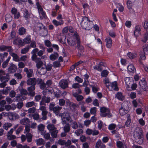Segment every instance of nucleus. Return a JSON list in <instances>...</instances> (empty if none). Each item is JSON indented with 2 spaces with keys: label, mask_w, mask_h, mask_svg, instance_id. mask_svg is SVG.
<instances>
[{
  "label": "nucleus",
  "mask_w": 148,
  "mask_h": 148,
  "mask_svg": "<svg viewBox=\"0 0 148 148\" xmlns=\"http://www.w3.org/2000/svg\"><path fill=\"white\" fill-rule=\"evenodd\" d=\"M60 64L58 61H55L53 63V66L54 68L59 67L60 66Z\"/></svg>",
  "instance_id": "62"
},
{
  "label": "nucleus",
  "mask_w": 148,
  "mask_h": 148,
  "mask_svg": "<svg viewBox=\"0 0 148 148\" xmlns=\"http://www.w3.org/2000/svg\"><path fill=\"white\" fill-rule=\"evenodd\" d=\"M127 56L130 58L132 59L136 57L137 56V55L136 53L134 54L133 53L130 52L127 53Z\"/></svg>",
  "instance_id": "43"
},
{
  "label": "nucleus",
  "mask_w": 148,
  "mask_h": 148,
  "mask_svg": "<svg viewBox=\"0 0 148 148\" xmlns=\"http://www.w3.org/2000/svg\"><path fill=\"white\" fill-rule=\"evenodd\" d=\"M35 62L36 63V66L38 69L40 68L43 66V64L44 65V64L41 61V59L40 58H37Z\"/></svg>",
  "instance_id": "20"
},
{
  "label": "nucleus",
  "mask_w": 148,
  "mask_h": 148,
  "mask_svg": "<svg viewBox=\"0 0 148 148\" xmlns=\"http://www.w3.org/2000/svg\"><path fill=\"white\" fill-rule=\"evenodd\" d=\"M116 145L118 148H126V144L124 141H117L116 142Z\"/></svg>",
  "instance_id": "16"
},
{
  "label": "nucleus",
  "mask_w": 148,
  "mask_h": 148,
  "mask_svg": "<svg viewBox=\"0 0 148 148\" xmlns=\"http://www.w3.org/2000/svg\"><path fill=\"white\" fill-rule=\"evenodd\" d=\"M58 56V54L57 52L55 53L51 54L49 56V58L50 60L54 61L57 58Z\"/></svg>",
  "instance_id": "27"
},
{
  "label": "nucleus",
  "mask_w": 148,
  "mask_h": 148,
  "mask_svg": "<svg viewBox=\"0 0 148 148\" xmlns=\"http://www.w3.org/2000/svg\"><path fill=\"white\" fill-rule=\"evenodd\" d=\"M82 86H80L78 83L75 84V88H77V92L79 93H82L81 90L79 88V87Z\"/></svg>",
  "instance_id": "51"
},
{
  "label": "nucleus",
  "mask_w": 148,
  "mask_h": 148,
  "mask_svg": "<svg viewBox=\"0 0 148 148\" xmlns=\"http://www.w3.org/2000/svg\"><path fill=\"white\" fill-rule=\"evenodd\" d=\"M47 128L50 131H53L56 129L53 125L49 124L47 126Z\"/></svg>",
  "instance_id": "42"
},
{
  "label": "nucleus",
  "mask_w": 148,
  "mask_h": 148,
  "mask_svg": "<svg viewBox=\"0 0 148 148\" xmlns=\"http://www.w3.org/2000/svg\"><path fill=\"white\" fill-rule=\"evenodd\" d=\"M26 137L27 141L28 143L31 142L32 140L33 135L30 133H26Z\"/></svg>",
  "instance_id": "29"
},
{
  "label": "nucleus",
  "mask_w": 148,
  "mask_h": 148,
  "mask_svg": "<svg viewBox=\"0 0 148 148\" xmlns=\"http://www.w3.org/2000/svg\"><path fill=\"white\" fill-rule=\"evenodd\" d=\"M79 22L82 28L87 30L91 29L94 25L92 21L86 16L82 17Z\"/></svg>",
  "instance_id": "2"
},
{
  "label": "nucleus",
  "mask_w": 148,
  "mask_h": 148,
  "mask_svg": "<svg viewBox=\"0 0 148 148\" xmlns=\"http://www.w3.org/2000/svg\"><path fill=\"white\" fill-rule=\"evenodd\" d=\"M97 108L95 107L92 108L90 109V113L91 114L95 115L97 111Z\"/></svg>",
  "instance_id": "50"
},
{
  "label": "nucleus",
  "mask_w": 148,
  "mask_h": 148,
  "mask_svg": "<svg viewBox=\"0 0 148 148\" xmlns=\"http://www.w3.org/2000/svg\"><path fill=\"white\" fill-rule=\"evenodd\" d=\"M132 77H126L125 79V83L126 87L128 90H130V85L132 82Z\"/></svg>",
  "instance_id": "9"
},
{
  "label": "nucleus",
  "mask_w": 148,
  "mask_h": 148,
  "mask_svg": "<svg viewBox=\"0 0 148 148\" xmlns=\"http://www.w3.org/2000/svg\"><path fill=\"white\" fill-rule=\"evenodd\" d=\"M74 36L73 35L69 37L67 39V42L71 46H73L74 45Z\"/></svg>",
  "instance_id": "23"
},
{
  "label": "nucleus",
  "mask_w": 148,
  "mask_h": 148,
  "mask_svg": "<svg viewBox=\"0 0 148 148\" xmlns=\"http://www.w3.org/2000/svg\"><path fill=\"white\" fill-rule=\"evenodd\" d=\"M10 54L13 57V60L14 61L16 62L20 61V58L16 54L14 53H10Z\"/></svg>",
  "instance_id": "22"
},
{
  "label": "nucleus",
  "mask_w": 148,
  "mask_h": 148,
  "mask_svg": "<svg viewBox=\"0 0 148 148\" xmlns=\"http://www.w3.org/2000/svg\"><path fill=\"white\" fill-rule=\"evenodd\" d=\"M10 90V87H7L5 89H3L1 91V93L5 95H7Z\"/></svg>",
  "instance_id": "45"
},
{
  "label": "nucleus",
  "mask_w": 148,
  "mask_h": 148,
  "mask_svg": "<svg viewBox=\"0 0 148 148\" xmlns=\"http://www.w3.org/2000/svg\"><path fill=\"white\" fill-rule=\"evenodd\" d=\"M47 113H48V112L47 111L42 112L41 114L42 116V120H45L47 119Z\"/></svg>",
  "instance_id": "46"
},
{
  "label": "nucleus",
  "mask_w": 148,
  "mask_h": 148,
  "mask_svg": "<svg viewBox=\"0 0 148 148\" xmlns=\"http://www.w3.org/2000/svg\"><path fill=\"white\" fill-rule=\"evenodd\" d=\"M95 147V148H105L106 146L102 142L101 140L99 139L96 142Z\"/></svg>",
  "instance_id": "17"
},
{
  "label": "nucleus",
  "mask_w": 148,
  "mask_h": 148,
  "mask_svg": "<svg viewBox=\"0 0 148 148\" xmlns=\"http://www.w3.org/2000/svg\"><path fill=\"white\" fill-rule=\"evenodd\" d=\"M23 16L26 19H27L28 17L29 16V15L28 14V12L27 10H25L24 11Z\"/></svg>",
  "instance_id": "54"
},
{
  "label": "nucleus",
  "mask_w": 148,
  "mask_h": 148,
  "mask_svg": "<svg viewBox=\"0 0 148 148\" xmlns=\"http://www.w3.org/2000/svg\"><path fill=\"white\" fill-rule=\"evenodd\" d=\"M0 79L2 82H6L8 80V74H5L4 72L0 70Z\"/></svg>",
  "instance_id": "6"
},
{
  "label": "nucleus",
  "mask_w": 148,
  "mask_h": 148,
  "mask_svg": "<svg viewBox=\"0 0 148 148\" xmlns=\"http://www.w3.org/2000/svg\"><path fill=\"white\" fill-rule=\"evenodd\" d=\"M128 112L127 110L122 107L119 110V113L121 115H124L125 114L127 113Z\"/></svg>",
  "instance_id": "31"
},
{
  "label": "nucleus",
  "mask_w": 148,
  "mask_h": 148,
  "mask_svg": "<svg viewBox=\"0 0 148 148\" xmlns=\"http://www.w3.org/2000/svg\"><path fill=\"white\" fill-rule=\"evenodd\" d=\"M116 97L118 99L120 100H123L124 98L122 93L120 92H118L117 93Z\"/></svg>",
  "instance_id": "41"
},
{
  "label": "nucleus",
  "mask_w": 148,
  "mask_h": 148,
  "mask_svg": "<svg viewBox=\"0 0 148 148\" xmlns=\"http://www.w3.org/2000/svg\"><path fill=\"white\" fill-rule=\"evenodd\" d=\"M148 40V29L146 31V32L144 35V38L142 40V41L144 42H146Z\"/></svg>",
  "instance_id": "37"
},
{
  "label": "nucleus",
  "mask_w": 148,
  "mask_h": 148,
  "mask_svg": "<svg viewBox=\"0 0 148 148\" xmlns=\"http://www.w3.org/2000/svg\"><path fill=\"white\" fill-rule=\"evenodd\" d=\"M43 133V134H41L44 136L45 138L47 140L49 139L50 137V134L49 133H46V131H45Z\"/></svg>",
  "instance_id": "55"
},
{
  "label": "nucleus",
  "mask_w": 148,
  "mask_h": 148,
  "mask_svg": "<svg viewBox=\"0 0 148 148\" xmlns=\"http://www.w3.org/2000/svg\"><path fill=\"white\" fill-rule=\"evenodd\" d=\"M31 38L29 36H27L23 40L24 43L26 44L29 43L31 42Z\"/></svg>",
  "instance_id": "49"
},
{
  "label": "nucleus",
  "mask_w": 148,
  "mask_h": 148,
  "mask_svg": "<svg viewBox=\"0 0 148 148\" xmlns=\"http://www.w3.org/2000/svg\"><path fill=\"white\" fill-rule=\"evenodd\" d=\"M116 125L114 123H112L108 126V129L110 130H114L116 127Z\"/></svg>",
  "instance_id": "59"
},
{
  "label": "nucleus",
  "mask_w": 148,
  "mask_h": 148,
  "mask_svg": "<svg viewBox=\"0 0 148 148\" xmlns=\"http://www.w3.org/2000/svg\"><path fill=\"white\" fill-rule=\"evenodd\" d=\"M110 86L112 88L111 89V90H114L116 91L118 90V89L117 87V84L116 81H114L111 83Z\"/></svg>",
  "instance_id": "25"
},
{
  "label": "nucleus",
  "mask_w": 148,
  "mask_h": 148,
  "mask_svg": "<svg viewBox=\"0 0 148 148\" xmlns=\"http://www.w3.org/2000/svg\"><path fill=\"white\" fill-rule=\"evenodd\" d=\"M143 50L144 51L143 53L146 54H148V45H145L143 46Z\"/></svg>",
  "instance_id": "58"
},
{
  "label": "nucleus",
  "mask_w": 148,
  "mask_h": 148,
  "mask_svg": "<svg viewBox=\"0 0 148 148\" xmlns=\"http://www.w3.org/2000/svg\"><path fill=\"white\" fill-rule=\"evenodd\" d=\"M29 122V119L27 118H24L20 121V123L24 125H25Z\"/></svg>",
  "instance_id": "26"
},
{
  "label": "nucleus",
  "mask_w": 148,
  "mask_h": 148,
  "mask_svg": "<svg viewBox=\"0 0 148 148\" xmlns=\"http://www.w3.org/2000/svg\"><path fill=\"white\" fill-rule=\"evenodd\" d=\"M76 41L78 45H79L80 42V38L79 36L77 33H75V40Z\"/></svg>",
  "instance_id": "34"
},
{
  "label": "nucleus",
  "mask_w": 148,
  "mask_h": 148,
  "mask_svg": "<svg viewBox=\"0 0 148 148\" xmlns=\"http://www.w3.org/2000/svg\"><path fill=\"white\" fill-rule=\"evenodd\" d=\"M7 137L8 139L9 140H12L16 138V136L12 134L7 135Z\"/></svg>",
  "instance_id": "53"
},
{
  "label": "nucleus",
  "mask_w": 148,
  "mask_h": 148,
  "mask_svg": "<svg viewBox=\"0 0 148 148\" xmlns=\"http://www.w3.org/2000/svg\"><path fill=\"white\" fill-rule=\"evenodd\" d=\"M142 130L141 129L138 127L136 128L134 132L133 136L136 140L141 139L143 135Z\"/></svg>",
  "instance_id": "5"
},
{
  "label": "nucleus",
  "mask_w": 148,
  "mask_h": 148,
  "mask_svg": "<svg viewBox=\"0 0 148 148\" xmlns=\"http://www.w3.org/2000/svg\"><path fill=\"white\" fill-rule=\"evenodd\" d=\"M5 20L7 22H9L12 20V17L9 14H6L5 17Z\"/></svg>",
  "instance_id": "38"
},
{
  "label": "nucleus",
  "mask_w": 148,
  "mask_h": 148,
  "mask_svg": "<svg viewBox=\"0 0 148 148\" xmlns=\"http://www.w3.org/2000/svg\"><path fill=\"white\" fill-rule=\"evenodd\" d=\"M64 130L65 132H68L70 130L69 125V124H66L64 127Z\"/></svg>",
  "instance_id": "57"
},
{
  "label": "nucleus",
  "mask_w": 148,
  "mask_h": 148,
  "mask_svg": "<svg viewBox=\"0 0 148 148\" xmlns=\"http://www.w3.org/2000/svg\"><path fill=\"white\" fill-rule=\"evenodd\" d=\"M60 87L62 89H64L68 87V82L66 80H62L59 83Z\"/></svg>",
  "instance_id": "12"
},
{
  "label": "nucleus",
  "mask_w": 148,
  "mask_h": 148,
  "mask_svg": "<svg viewBox=\"0 0 148 148\" xmlns=\"http://www.w3.org/2000/svg\"><path fill=\"white\" fill-rule=\"evenodd\" d=\"M52 23L56 26L62 25L64 23L63 21L62 20L60 21H58L54 19L52 21Z\"/></svg>",
  "instance_id": "30"
},
{
  "label": "nucleus",
  "mask_w": 148,
  "mask_h": 148,
  "mask_svg": "<svg viewBox=\"0 0 148 148\" xmlns=\"http://www.w3.org/2000/svg\"><path fill=\"white\" fill-rule=\"evenodd\" d=\"M8 116L10 120H14L18 119L19 116L18 114L15 113L9 112Z\"/></svg>",
  "instance_id": "10"
},
{
  "label": "nucleus",
  "mask_w": 148,
  "mask_h": 148,
  "mask_svg": "<svg viewBox=\"0 0 148 148\" xmlns=\"http://www.w3.org/2000/svg\"><path fill=\"white\" fill-rule=\"evenodd\" d=\"M35 103L34 101L28 102L26 103L25 106L27 108H29L34 106Z\"/></svg>",
  "instance_id": "44"
},
{
  "label": "nucleus",
  "mask_w": 148,
  "mask_h": 148,
  "mask_svg": "<svg viewBox=\"0 0 148 148\" xmlns=\"http://www.w3.org/2000/svg\"><path fill=\"white\" fill-rule=\"evenodd\" d=\"M24 71L26 73L27 76L28 78L32 77L33 75V70L32 69H28L27 68H25Z\"/></svg>",
  "instance_id": "15"
},
{
  "label": "nucleus",
  "mask_w": 148,
  "mask_h": 148,
  "mask_svg": "<svg viewBox=\"0 0 148 148\" xmlns=\"http://www.w3.org/2000/svg\"><path fill=\"white\" fill-rule=\"evenodd\" d=\"M45 126L42 124H40L38 126V130L41 132V134H43V133L45 131L44 130Z\"/></svg>",
  "instance_id": "33"
},
{
  "label": "nucleus",
  "mask_w": 148,
  "mask_h": 148,
  "mask_svg": "<svg viewBox=\"0 0 148 148\" xmlns=\"http://www.w3.org/2000/svg\"><path fill=\"white\" fill-rule=\"evenodd\" d=\"M40 24V25L38 27L39 28V30H40L42 29H43L44 32L43 36H47L48 34V32L47 29L42 23Z\"/></svg>",
  "instance_id": "21"
},
{
  "label": "nucleus",
  "mask_w": 148,
  "mask_h": 148,
  "mask_svg": "<svg viewBox=\"0 0 148 148\" xmlns=\"http://www.w3.org/2000/svg\"><path fill=\"white\" fill-rule=\"evenodd\" d=\"M23 130V127L22 126H20L16 130V134H18Z\"/></svg>",
  "instance_id": "63"
},
{
  "label": "nucleus",
  "mask_w": 148,
  "mask_h": 148,
  "mask_svg": "<svg viewBox=\"0 0 148 148\" xmlns=\"http://www.w3.org/2000/svg\"><path fill=\"white\" fill-rule=\"evenodd\" d=\"M27 84L28 85L35 86L36 84V79L35 78H30L27 82Z\"/></svg>",
  "instance_id": "18"
},
{
  "label": "nucleus",
  "mask_w": 148,
  "mask_h": 148,
  "mask_svg": "<svg viewBox=\"0 0 148 148\" xmlns=\"http://www.w3.org/2000/svg\"><path fill=\"white\" fill-rule=\"evenodd\" d=\"M106 46L108 48H110L112 46V42L111 38L109 37H107L105 39Z\"/></svg>",
  "instance_id": "14"
},
{
  "label": "nucleus",
  "mask_w": 148,
  "mask_h": 148,
  "mask_svg": "<svg viewBox=\"0 0 148 148\" xmlns=\"http://www.w3.org/2000/svg\"><path fill=\"white\" fill-rule=\"evenodd\" d=\"M108 72L107 70H104L101 73V76L102 77H106L108 75Z\"/></svg>",
  "instance_id": "52"
},
{
  "label": "nucleus",
  "mask_w": 148,
  "mask_h": 148,
  "mask_svg": "<svg viewBox=\"0 0 148 148\" xmlns=\"http://www.w3.org/2000/svg\"><path fill=\"white\" fill-rule=\"evenodd\" d=\"M24 98H23L22 96L19 95L18 96L15 97V98H14L13 99L14 101H20L21 100H22V98L23 99V100H24L26 99V97H24Z\"/></svg>",
  "instance_id": "35"
},
{
  "label": "nucleus",
  "mask_w": 148,
  "mask_h": 148,
  "mask_svg": "<svg viewBox=\"0 0 148 148\" xmlns=\"http://www.w3.org/2000/svg\"><path fill=\"white\" fill-rule=\"evenodd\" d=\"M11 12L14 15V18L15 19H18L20 16V13L17 11V9L14 7L12 8Z\"/></svg>",
  "instance_id": "8"
},
{
  "label": "nucleus",
  "mask_w": 148,
  "mask_h": 148,
  "mask_svg": "<svg viewBox=\"0 0 148 148\" xmlns=\"http://www.w3.org/2000/svg\"><path fill=\"white\" fill-rule=\"evenodd\" d=\"M33 119L35 120H38L39 117V115L38 113H36L32 115Z\"/></svg>",
  "instance_id": "64"
},
{
  "label": "nucleus",
  "mask_w": 148,
  "mask_h": 148,
  "mask_svg": "<svg viewBox=\"0 0 148 148\" xmlns=\"http://www.w3.org/2000/svg\"><path fill=\"white\" fill-rule=\"evenodd\" d=\"M103 82L104 84L106 85V86L108 88H109L111 84V83L110 82L108 78H105L103 80Z\"/></svg>",
  "instance_id": "28"
},
{
  "label": "nucleus",
  "mask_w": 148,
  "mask_h": 148,
  "mask_svg": "<svg viewBox=\"0 0 148 148\" xmlns=\"http://www.w3.org/2000/svg\"><path fill=\"white\" fill-rule=\"evenodd\" d=\"M18 33L20 35L25 34L26 32V29L23 27H20L18 29Z\"/></svg>",
  "instance_id": "36"
},
{
  "label": "nucleus",
  "mask_w": 148,
  "mask_h": 148,
  "mask_svg": "<svg viewBox=\"0 0 148 148\" xmlns=\"http://www.w3.org/2000/svg\"><path fill=\"white\" fill-rule=\"evenodd\" d=\"M17 69V66L12 63L8 69V72L10 73H14L16 71Z\"/></svg>",
  "instance_id": "11"
},
{
  "label": "nucleus",
  "mask_w": 148,
  "mask_h": 148,
  "mask_svg": "<svg viewBox=\"0 0 148 148\" xmlns=\"http://www.w3.org/2000/svg\"><path fill=\"white\" fill-rule=\"evenodd\" d=\"M127 4L128 8L129 9H132V7L133 6V3L131 1L128 0L127 1Z\"/></svg>",
  "instance_id": "48"
},
{
  "label": "nucleus",
  "mask_w": 148,
  "mask_h": 148,
  "mask_svg": "<svg viewBox=\"0 0 148 148\" xmlns=\"http://www.w3.org/2000/svg\"><path fill=\"white\" fill-rule=\"evenodd\" d=\"M62 108L61 107L57 106L55 107L53 111L56 114V115L61 117L62 124H66L67 121L69 123H71L72 120L68 113H61L59 112V111Z\"/></svg>",
  "instance_id": "1"
},
{
  "label": "nucleus",
  "mask_w": 148,
  "mask_h": 148,
  "mask_svg": "<svg viewBox=\"0 0 148 148\" xmlns=\"http://www.w3.org/2000/svg\"><path fill=\"white\" fill-rule=\"evenodd\" d=\"M58 132V131L56 129L52 131L51 132V135L53 138H56L57 136V134Z\"/></svg>",
  "instance_id": "47"
},
{
  "label": "nucleus",
  "mask_w": 148,
  "mask_h": 148,
  "mask_svg": "<svg viewBox=\"0 0 148 148\" xmlns=\"http://www.w3.org/2000/svg\"><path fill=\"white\" fill-rule=\"evenodd\" d=\"M100 116L102 117L108 116L110 117L112 116V114L110 113V110L108 108L105 107H101L100 108Z\"/></svg>",
  "instance_id": "4"
},
{
  "label": "nucleus",
  "mask_w": 148,
  "mask_h": 148,
  "mask_svg": "<svg viewBox=\"0 0 148 148\" xmlns=\"http://www.w3.org/2000/svg\"><path fill=\"white\" fill-rule=\"evenodd\" d=\"M29 47H26L22 49L21 51V53L22 54H24L28 51Z\"/></svg>",
  "instance_id": "56"
},
{
  "label": "nucleus",
  "mask_w": 148,
  "mask_h": 148,
  "mask_svg": "<svg viewBox=\"0 0 148 148\" xmlns=\"http://www.w3.org/2000/svg\"><path fill=\"white\" fill-rule=\"evenodd\" d=\"M127 71L128 72L134 73L136 72V69L133 64H130L127 66Z\"/></svg>",
  "instance_id": "19"
},
{
  "label": "nucleus",
  "mask_w": 148,
  "mask_h": 148,
  "mask_svg": "<svg viewBox=\"0 0 148 148\" xmlns=\"http://www.w3.org/2000/svg\"><path fill=\"white\" fill-rule=\"evenodd\" d=\"M91 123V120H86L84 121V125L86 127H88L90 124Z\"/></svg>",
  "instance_id": "61"
},
{
  "label": "nucleus",
  "mask_w": 148,
  "mask_h": 148,
  "mask_svg": "<svg viewBox=\"0 0 148 148\" xmlns=\"http://www.w3.org/2000/svg\"><path fill=\"white\" fill-rule=\"evenodd\" d=\"M12 124L9 123H5L3 125V128L6 130H7L9 128L11 127Z\"/></svg>",
  "instance_id": "39"
},
{
  "label": "nucleus",
  "mask_w": 148,
  "mask_h": 148,
  "mask_svg": "<svg viewBox=\"0 0 148 148\" xmlns=\"http://www.w3.org/2000/svg\"><path fill=\"white\" fill-rule=\"evenodd\" d=\"M82 133L83 130L82 129L77 130L75 132V133L77 136H79L82 135Z\"/></svg>",
  "instance_id": "60"
},
{
  "label": "nucleus",
  "mask_w": 148,
  "mask_h": 148,
  "mask_svg": "<svg viewBox=\"0 0 148 148\" xmlns=\"http://www.w3.org/2000/svg\"><path fill=\"white\" fill-rule=\"evenodd\" d=\"M36 6L39 15L40 19L41 20L43 18L46 19L47 18V16L46 13L45 11H44L42 7L38 2L36 3Z\"/></svg>",
  "instance_id": "3"
},
{
  "label": "nucleus",
  "mask_w": 148,
  "mask_h": 148,
  "mask_svg": "<svg viewBox=\"0 0 148 148\" xmlns=\"http://www.w3.org/2000/svg\"><path fill=\"white\" fill-rule=\"evenodd\" d=\"M35 89V86L32 85L27 88V90L29 92V94L31 96H34L35 94V92L34 91Z\"/></svg>",
  "instance_id": "13"
},
{
  "label": "nucleus",
  "mask_w": 148,
  "mask_h": 148,
  "mask_svg": "<svg viewBox=\"0 0 148 148\" xmlns=\"http://www.w3.org/2000/svg\"><path fill=\"white\" fill-rule=\"evenodd\" d=\"M140 88L142 90H146L148 88L147 82L144 78H142L139 83Z\"/></svg>",
  "instance_id": "7"
},
{
  "label": "nucleus",
  "mask_w": 148,
  "mask_h": 148,
  "mask_svg": "<svg viewBox=\"0 0 148 148\" xmlns=\"http://www.w3.org/2000/svg\"><path fill=\"white\" fill-rule=\"evenodd\" d=\"M36 144L37 145H41L44 144L45 142L42 138H39L36 140Z\"/></svg>",
  "instance_id": "40"
},
{
  "label": "nucleus",
  "mask_w": 148,
  "mask_h": 148,
  "mask_svg": "<svg viewBox=\"0 0 148 148\" xmlns=\"http://www.w3.org/2000/svg\"><path fill=\"white\" fill-rule=\"evenodd\" d=\"M103 65V63L102 62H100L99 64L94 66L93 68L99 71H101L102 70V68L101 67V66Z\"/></svg>",
  "instance_id": "32"
},
{
  "label": "nucleus",
  "mask_w": 148,
  "mask_h": 148,
  "mask_svg": "<svg viewBox=\"0 0 148 148\" xmlns=\"http://www.w3.org/2000/svg\"><path fill=\"white\" fill-rule=\"evenodd\" d=\"M140 25H137L135 27V29L134 32V34L135 36H137L140 34Z\"/></svg>",
  "instance_id": "24"
}]
</instances>
